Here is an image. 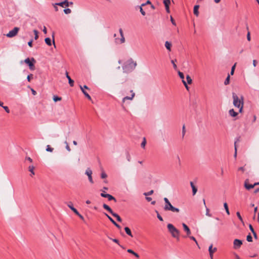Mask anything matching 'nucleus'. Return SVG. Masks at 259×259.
I'll list each match as a JSON object with an SVG mask.
<instances>
[{"mask_svg": "<svg viewBox=\"0 0 259 259\" xmlns=\"http://www.w3.org/2000/svg\"><path fill=\"white\" fill-rule=\"evenodd\" d=\"M54 149L51 147L49 145H47L46 150L47 151L52 152H53Z\"/></svg>", "mask_w": 259, "mask_h": 259, "instance_id": "35", "label": "nucleus"}, {"mask_svg": "<svg viewBox=\"0 0 259 259\" xmlns=\"http://www.w3.org/2000/svg\"><path fill=\"white\" fill-rule=\"evenodd\" d=\"M105 215L107 217V218L113 224L114 222H115L113 219L110 217L108 214L105 213Z\"/></svg>", "mask_w": 259, "mask_h": 259, "instance_id": "42", "label": "nucleus"}, {"mask_svg": "<svg viewBox=\"0 0 259 259\" xmlns=\"http://www.w3.org/2000/svg\"><path fill=\"white\" fill-rule=\"evenodd\" d=\"M224 206L225 207V209L226 210V211L227 213L228 214H230V212H229V210L228 204H227V203L226 202L224 203Z\"/></svg>", "mask_w": 259, "mask_h": 259, "instance_id": "32", "label": "nucleus"}, {"mask_svg": "<svg viewBox=\"0 0 259 259\" xmlns=\"http://www.w3.org/2000/svg\"><path fill=\"white\" fill-rule=\"evenodd\" d=\"M235 257L236 259H241L237 254H235Z\"/></svg>", "mask_w": 259, "mask_h": 259, "instance_id": "64", "label": "nucleus"}, {"mask_svg": "<svg viewBox=\"0 0 259 259\" xmlns=\"http://www.w3.org/2000/svg\"><path fill=\"white\" fill-rule=\"evenodd\" d=\"M153 190H151L149 192H145L144 193V195L146 196H149V195H152L153 193Z\"/></svg>", "mask_w": 259, "mask_h": 259, "instance_id": "36", "label": "nucleus"}, {"mask_svg": "<svg viewBox=\"0 0 259 259\" xmlns=\"http://www.w3.org/2000/svg\"><path fill=\"white\" fill-rule=\"evenodd\" d=\"M46 43L49 46H51L52 42H51V39L49 37L46 38L45 39Z\"/></svg>", "mask_w": 259, "mask_h": 259, "instance_id": "30", "label": "nucleus"}, {"mask_svg": "<svg viewBox=\"0 0 259 259\" xmlns=\"http://www.w3.org/2000/svg\"><path fill=\"white\" fill-rule=\"evenodd\" d=\"M108 190V188L107 187H103V190H102V193H105V190Z\"/></svg>", "mask_w": 259, "mask_h": 259, "instance_id": "62", "label": "nucleus"}, {"mask_svg": "<svg viewBox=\"0 0 259 259\" xmlns=\"http://www.w3.org/2000/svg\"><path fill=\"white\" fill-rule=\"evenodd\" d=\"M185 133H186V130H185V125H184L183 126V128H182V137L184 138L185 135Z\"/></svg>", "mask_w": 259, "mask_h": 259, "instance_id": "44", "label": "nucleus"}, {"mask_svg": "<svg viewBox=\"0 0 259 259\" xmlns=\"http://www.w3.org/2000/svg\"><path fill=\"white\" fill-rule=\"evenodd\" d=\"M233 244L234 248H239L242 244V242L240 240L236 239L234 240Z\"/></svg>", "mask_w": 259, "mask_h": 259, "instance_id": "11", "label": "nucleus"}, {"mask_svg": "<svg viewBox=\"0 0 259 259\" xmlns=\"http://www.w3.org/2000/svg\"><path fill=\"white\" fill-rule=\"evenodd\" d=\"M68 206L76 214H78V211L74 208L71 203L68 204Z\"/></svg>", "mask_w": 259, "mask_h": 259, "instance_id": "22", "label": "nucleus"}, {"mask_svg": "<svg viewBox=\"0 0 259 259\" xmlns=\"http://www.w3.org/2000/svg\"><path fill=\"white\" fill-rule=\"evenodd\" d=\"M247 39L248 41H250V32L248 31V33H247Z\"/></svg>", "mask_w": 259, "mask_h": 259, "instance_id": "54", "label": "nucleus"}, {"mask_svg": "<svg viewBox=\"0 0 259 259\" xmlns=\"http://www.w3.org/2000/svg\"><path fill=\"white\" fill-rule=\"evenodd\" d=\"M140 12L143 16H145L146 15L145 12L143 10L142 7H140Z\"/></svg>", "mask_w": 259, "mask_h": 259, "instance_id": "52", "label": "nucleus"}, {"mask_svg": "<svg viewBox=\"0 0 259 259\" xmlns=\"http://www.w3.org/2000/svg\"><path fill=\"white\" fill-rule=\"evenodd\" d=\"M32 75H32V74H29V75H28L27 76V80H28V81H30V80H31V77H32Z\"/></svg>", "mask_w": 259, "mask_h": 259, "instance_id": "55", "label": "nucleus"}, {"mask_svg": "<svg viewBox=\"0 0 259 259\" xmlns=\"http://www.w3.org/2000/svg\"><path fill=\"white\" fill-rule=\"evenodd\" d=\"M103 207L104 209L108 211L111 214L113 212L112 209L106 204H103Z\"/></svg>", "mask_w": 259, "mask_h": 259, "instance_id": "24", "label": "nucleus"}, {"mask_svg": "<svg viewBox=\"0 0 259 259\" xmlns=\"http://www.w3.org/2000/svg\"><path fill=\"white\" fill-rule=\"evenodd\" d=\"M111 214L115 218H116L117 220L118 221V222H121L122 221V219L121 218H120V217L116 213H115L114 212H113Z\"/></svg>", "mask_w": 259, "mask_h": 259, "instance_id": "25", "label": "nucleus"}, {"mask_svg": "<svg viewBox=\"0 0 259 259\" xmlns=\"http://www.w3.org/2000/svg\"><path fill=\"white\" fill-rule=\"evenodd\" d=\"M203 204H204V205L205 206V207L206 208V215L207 216H208V217H211V214L210 213H209V210L207 207V206L206 205L205 199H203Z\"/></svg>", "mask_w": 259, "mask_h": 259, "instance_id": "23", "label": "nucleus"}, {"mask_svg": "<svg viewBox=\"0 0 259 259\" xmlns=\"http://www.w3.org/2000/svg\"><path fill=\"white\" fill-rule=\"evenodd\" d=\"M168 231L171 234V236L176 238H179L180 232L172 224H168L167 226Z\"/></svg>", "mask_w": 259, "mask_h": 259, "instance_id": "4", "label": "nucleus"}, {"mask_svg": "<svg viewBox=\"0 0 259 259\" xmlns=\"http://www.w3.org/2000/svg\"><path fill=\"white\" fill-rule=\"evenodd\" d=\"M66 76L68 79L69 84L71 87H73L74 85V81L72 80L70 76L68 75V73L66 71Z\"/></svg>", "mask_w": 259, "mask_h": 259, "instance_id": "17", "label": "nucleus"}, {"mask_svg": "<svg viewBox=\"0 0 259 259\" xmlns=\"http://www.w3.org/2000/svg\"><path fill=\"white\" fill-rule=\"evenodd\" d=\"M61 100V98L59 97L58 96H54V97H53V100L55 102L60 101Z\"/></svg>", "mask_w": 259, "mask_h": 259, "instance_id": "39", "label": "nucleus"}, {"mask_svg": "<svg viewBox=\"0 0 259 259\" xmlns=\"http://www.w3.org/2000/svg\"><path fill=\"white\" fill-rule=\"evenodd\" d=\"M190 185H191V187L192 189V192H193V195H195V194L196 193L197 191V188L194 186L193 183L192 182H190Z\"/></svg>", "mask_w": 259, "mask_h": 259, "instance_id": "20", "label": "nucleus"}, {"mask_svg": "<svg viewBox=\"0 0 259 259\" xmlns=\"http://www.w3.org/2000/svg\"><path fill=\"white\" fill-rule=\"evenodd\" d=\"M170 21L173 25H176L174 19L172 18V17L171 16L170 17Z\"/></svg>", "mask_w": 259, "mask_h": 259, "instance_id": "59", "label": "nucleus"}, {"mask_svg": "<svg viewBox=\"0 0 259 259\" xmlns=\"http://www.w3.org/2000/svg\"><path fill=\"white\" fill-rule=\"evenodd\" d=\"M32 41L33 40L31 39L28 42V45L30 47H32Z\"/></svg>", "mask_w": 259, "mask_h": 259, "instance_id": "58", "label": "nucleus"}, {"mask_svg": "<svg viewBox=\"0 0 259 259\" xmlns=\"http://www.w3.org/2000/svg\"><path fill=\"white\" fill-rule=\"evenodd\" d=\"M188 237H189L191 240H193L194 241H195V242L196 243V244L197 245H198V242H197V241L196 239H195V238L194 237H193V236H188Z\"/></svg>", "mask_w": 259, "mask_h": 259, "instance_id": "49", "label": "nucleus"}, {"mask_svg": "<svg viewBox=\"0 0 259 259\" xmlns=\"http://www.w3.org/2000/svg\"><path fill=\"white\" fill-rule=\"evenodd\" d=\"M119 33L121 36L120 38H116L115 41L117 44H121L125 42V38L123 35V31L121 28L119 29Z\"/></svg>", "mask_w": 259, "mask_h": 259, "instance_id": "7", "label": "nucleus"}, {"mask_svg": "<svg viewBox=\"0 0 259 259\" xmlns=\"http://www.w3.org/2000/svg\"><path fill=\"white\" fill-rule=\"evenodd\" d=\"M146 144V140L145 138H143V141H142V142L141 143V147L142 148H145Z\"/></svg>", "mask_w": 259, "mask_h": 259, "instance_id": "38", "label": "nucleus"}, {"mask_svg": "<svg viewBox=\"0 0 259 259\" xmlns=\"http://www.w3.org/2000/svg\"><path fill=\"white\" fill-rule=\"evenodd\" d=\"M172 46L171 43L166 41L165 42V47L168 51H171V47Z\"/></svg>", "mask_w": 259, "mask_h": 259, "instance_id": "21", "label": "nucleus"}, {"mask_svg": "<svg viewBox=\"0 0 259 259\" xmlns=\"http://www.w3.org/2000/svg\"><path fill=\"white\" fill-rule=\"evenodd\" d=\"M155 211H156V213H157V218L159 219V221H163V219H162V218L161 217V215L159 214V213H158V212L157 210H156Z\"/></svg>", "mask_w": 259, "mask_h": 259, "instance_id": "41", "label": "nucleus"}, {"mask_svg": "<svg viewBox=\"0 0 259 259\" xmlns=\"http://www.w3.org/2000/svg\"><path fill=\"white\" fill-rule=\"evenodd\" d=\"M3 108L5 109L7 113H10V110L7 106H3Z\"/></svg>", "mask_w": 259, "mask_h": 259, "instance_id": "51", "label": "nucleus"}, {"mask_svg": "<svg viewBox=\"0 0 259 259\" xmlns=\"http://www.w3.org/2000/svg\"><path fill=\"white\" fill-rule=\"evenodd\" d=\"M127 251L128 252V253H132V254H134L135 252L132 249H128Z\"/></svg>", "mask_w": 259, "mask_h": 259, "instance_id": "57", "label": "nucleus"}, {"mask_svg": "<svg viewBox=\"0 0 259 259\" xmlns=\"http://www.w3.org/2000/svg\"><path fill=\"white\" fill-rule=\"evenodd\" d=\"M235 64L232 67V68H231V72H230V74H229L230 75H233L234 74V70H235Z\"/></svg>", "mask_w": 259, "mask_h": 259, "instance_id": "40", "label": "nucleus"}, {"mask_svg": "<svg viewBox=\"0 0 259 259\" xmlns=\"http://www.w3.org/2000/svg\"><path fill=\"white\" fill-rule=\"evenodd\" d=\"M80 88L81 90V91L82 92V93H83V94L84 95V96L90 100H91V96L89 95V94L85 91H84V89H87V90H89V88L86 85H84V86H81V85H80Z\"/></svg>", "mask_w": 259, "mask_h": 259, "instance_id": "9", "label": "nucleus"}, {"mask_svg": "<svg viewBox=\"0 0 259 259\" xmlns=\"http://www.w3.org/2000/svg\"><path fill=\"white\" fill-rule=\"evenodd\" d=\"M236 214H237V216L238 217V219L240 220V221H241L242 222H243V219L240 215V213L239 212H237L236 213Z\"/></svg>", "mask_w": 259, "mask_h": 259, "instance_id": "48", "label": "nucleus"}, {"mask_svg": "<svg viewBox=\"0 0 259 259\" xmlns=\"http://www.w3.org/2000/svg\"><path fill=\"white\" fill-rule=\"evenodd\" d=\"M229 115L232 117H236L238 115V113L235 112L233 109H231L229 111Z\"/></svg>", "mask_w": 259, "mask_h": 259, "instance_id": "19", "label": "nucleus"}, {"mask_svg": "<svg viewBox=\"0 0 259 259\" xmlns=\"http://www.w3.org/2000/svg\"><path fill=\"white\" fill-rule=\"evenodd\" d=\"M232 98L233 99V105L235 107L239 108V111L241 113L243 111L244 98L242 96L239 98L235 93H233Z\"/></svg>", "mask_w": 259, "mask_h": 259, "instance_id": "1", "label": "nucleus"}, {"mask_svg": "<svg viewBox=\"0 0 259 259\" xmlns=\"http://www.w3.org/2000/svg\"><path fill=\"white\" fill-rule=\"evenodd\" d=\"M101 196L103 197L108 198L109 201L114 200V202H116V199L110 194L101 193Z\"/></svg>", "mask_w": 259, "mask_h": 259, "instance_id": "10", "label": "nucleus"}, {"mask_svg": "<svg viewBox=\"0 0 259 259\" xmlns=\"http://www.w3.org/2000/svg\"><path fill=\"white\" fill-rule=\"evenodd\" d=\"M234 156L235 158H236L237 157V148L236 146V142L235 143V153Z\"/></svg>", "mask_w": 259, "mask_h": 259, "instance_id": "53", "label": "nucleus"}, {"mask_svg": "<svg viewBox=\"0 0 259 259\" xmlns=\"http://www.w3.org/2000/svg\"><path fill=\"white\" fill-rule=\"evenodd\" d=\"M198 8H199V6L198 5H196L194 6V14L196 16H198V14H199V12H198Z\"/></svg>", "mask_w": 259, "mask_h": 259, "instance_id": "27", "label": "nucleus"}, {"mask_svg": "<svg viewBox=\"0 0 259 259\" xmlns=\"http://www.w3.org/2000/svg\"><path fill=\"white\" fill-rule=\"evenodd\" d=\"M136 62L134 61L132 58L127 60L122 66L123 71L129 73L133 71L137 66Z\"/></svg>", "mask_w": 259, "mask_h": 259, "instance_id": "2", "label": "nucleus"}, {"mask_svg": "<svg viewBox=\"0 0 259 259\" xmlns=\"http://www.w3.org/2000/svg\"><path fill=\"white\" fill-rule=\"evenodd\" d=\"M178 74H179V75L181 79H182V80L184 79V74L182 72H181L180 71H179L178 72Z\"/></svg>", "mask_w": 259, "mask_h": 259, "instance_id": "46", "label": "nucleus"}, {"mask_svg": "<svg viewBox=\"0 0 259 259\" xmlns=\"http://www.w3.org/2000/svg\"><path fill=\"white\" fill-rule=\"evenodd\" d=\"M163 4L165 7L166 11L169 13V6L170 3V0H163Z\"/></svg>", "mask_w": 259, "mask_h": 259, "instance_id": "15", "label": "nucleus"}, {"mask_svg": "<svg viewBox=\"0 0 259 259\" xmlns=\"http://www.w3.org/2000/svg\"><path fill=\"white\" fill-rule=\"evenodd\" d=\"M164 201L165 203L164 209L165 211H171L173 212H179L180 209L178 208L173 206L167 198L165 197L164 198Z\"/></svg>", "mask_w": 259, "mask_h": 259, "instance_id": "3", "label": "nucleus"}, {"mask_svg": "<svg viewBox=\"0 0 259 259\" xmlns=\"http://www.w3.org/2000/svg\"><path fill=\"white\" fill-rule=\"evenodd\" d=\"M230 75L228 74L227 77H226L225 81L224 84L227 85L230 83Z\"/></svg>", "mask_w": 259, "mask_h": 259, "instance_id": "29", "label": "nucleus"}, {"mask_svg": "<svg viewBox=\"0 0 259 259\" xmlns=\"http://www.w3.org/2000/svg\"><path fill=\"white\" fill-rule=\"evenodd\" d=\"M186 80H187V82L188 84H191L192 82V80L191 77L189 75H187Z\"/></svg>", "mask_w": 259, "mask_h": 259, "instance_id": "31", "label": "nucleus"}, {"mask_svg": "<svg viewBox=\"0 0 259 259\" xmlns=\"http://www.w3.org/2000/svg\"><path fill=\"white\" fill-rule=\"evenodd\" d=\"M249 227L252 233L255 232L252 226L251 225H249Z\"/></svg>", "mask_w": 259, "mask_h": 259, "instance_id": "56", "label": "nucleus"}, {"mask_svg": "<svg viewBox=\"0 0 259 259\" xmlns=\"http://www.w3.org/2000/svg\"><path fill=\"white\" fill-rule=\"evenodd\" d=\"M171 63H172V65H173L174 68L175 70H176V69H177V66L176 64H175V61H174V60H172L171 61Z\"/></svg>", "mask_w": 259, "mask_h": 259, "instance_id": "50", "label": "nucleus"}, {"mask_svg": "<svg viewBox=\"0 0 259 259\" xmlns=\"http://www.w3.org/2000/svg\"><path fill=\"white\" fill-rule=\"evenodd\" d=\"M24 62L25 63H26L27 64H28L30 70H34L35 67H34V63L35 62V61L33 58H32L31 59V60L29 58H27L24 60Z\"/></svg>", "mask_w": 259, "mask_h": 259, "instance_id": "5", "label": "nucleus"}, {"mask_svg": "<svg viewBox=\"0 0 259 259\" xmlns=\"http://www.w3.org/2000/svg\"><path fill=\"white\" fill-rule=\"evenodd\" d=\"M64 12L65 14H70L71 12V10L69 8H67L64 10Z\"/></svg>", "mask_w": 259, "mask_h": 259, "instance_id": "45", "label": "nucleus"}, {"mask_svg": "<svg viewBox=\"0 0 259 259\" xmlns=\"http://www.w3.org/2000/svg\"><path fill=\"white\" fill-rule=\"evenodd\" d=\"M238 170H240L243 172L245 170V168L244 167H240L238 168Z\"/></svg>", "mask_w": 259, "mask_h": 259, "instance_id": "63", "label": "nucleus"}, {"mask_svg": "<svg viewBox=\"0 0 259 259\" xmlns=\"http://www.w3.org/2000/svg\"><path fill=\"white\" fill-rule=\"evenodd\" d=\"M29 171L31 172V176L32 177L33 175H35L34 169V167L33 165H30L28 167Z\"/></svg>", "mask_w": 259, "mask_h": 259, "instance_id": "28", "label": "nucleus"}, {"mask_svg": "<svg viewBox=\"0 0 259 259\" xmlns=\"http://www.w3.org/2000/svg\"><path fill=\"white\" fill-rule=\"evenodd\" d=\"M76 215H77L81 220H84V218L80 214L79 212H78V214H76Z\"/></svg>", "mask_w": 259, "mask_h": 259, "instance_id": "60", "label": "nucleus"}, {"mask_svg": "<svg viewBox=\"0 0 259 259\" xmlns=\"http://www.w3.org/2000/svg\"><path fill=\"white\" fill-rule=\"evenodd\" d=\"M33 32L35 35L34 39H37L38 38V31L36 30H34Z\"/></svg>", "mask_w": 259, "mask_h": 259, "instance_id": "43", "label": "nucleus"}, {"mask_svg": "<svg viewBox=\"0 0 259 259\" xmlns=\"http://www.w3.org/2000/svg\"><path fill=\"white\" fill-rule=\"evenodd\" d=\"M65 144H66V150H67L68 151L70 152V151H71V149H70V147H69V145H68V143H67L66 141H65Z\"/></svg>", "mask_w": 259, "mask_h": 259, "instance_id": "47", "label": "nucleus"}, {"mask_svg": "<svg viewBox=\"0 0 259 259\" xmlns=\"http://www.w3.org/2000/svg\"><path fill=\"white\" fill-rule=\"evenodd\" d=\"M124 230H125V231L126 233L128 235H129V236H130L131 237H133V235H132V232H131V231L130 229L128 227H125V228H124Z\"/></svg>", "mask_w": 259, "mask_h": 259, "instance_id": "26", "label": "nucleus"}, {"mask_svg": "<svg viewBox=\"0 0 259 259\" xmlns=\"http://www.w3.org/2000/svg\"><path fill=\"white\" fill-rule=\"evenodd\" d=\"M246 240L248 242L252 241V238L251 236L250 235V234H249L247 236Z\"/></svg>", "mask_w": 259, "mask_h": 259, "instance_id": "37", "label": "nucleus"}, {"mask_svg": "<svg viewBox=\"0 0 259 259\" xmlns=\"http://www.w3.org/2000/svg\"><path fill=\"white\" fill-rule=\"evenodd\" d=\"M107 177V175H106V174L105 172V171L104 170H103L102 171V173L101 174V177L102 179H105L106 178V177Z\"/></svg>", "mask_w": 259, "mask_h": 259, "instance_id": "34", "label": "nucleus"}, {"mask_svg": "<svg viewBox=\"0 0 259 259\" xmlns=\"http://www.w3.org/2000/svg\"><path fill=\"white\" fill-rule=\"evenodd\" d=\"M217 249L216 247L213 248L212 244H211L209 246L208 251L209 253L210 258L213 257V254L217 251Z\"/></svg>", "mask_w": 259, "mask_h": 259, "instance_id": "12", "label": "nucleus"}, {"mask_svg": "<svg viewBox=\"0 0 259 259\" xmlns=\"http://www.w3.org/2000/svg\"><path fill=\"white\" fill-rule=\"evenodd\" d=\"M244 187L247 190H250L254 187L253 184H249L247 183L246 181H245L244 183Z\"/></svg>", "mask_w": 259, "mask_h": 259, "instance_id": "18", "label": "nucleus"}, {"mask_svg": "<svg viewBox=\"0 0 259 259\" xmlns=\"http://www.w3.org/2000/svg\"><path fill=\"white\" fill-rule=\"evenodd\" d=\"M85 174L88 176L90 182L92 184H93L94 181L92 176V170L90 168H88L85 170Z\"/></svg>", "mask_w": 259, "mask_h": 259, "instance_id": "8", "label": "nucleus"}, {"mask_svg": "<svg viewBox=\"0 0 259 259\" xmlns=\"http://www.w3.org/2000/svg\"><path fill=\"white\" fill-rule=\"evenodd\" d=\"M110 239L112 240L114 242L118 244L121 248L124 249V247L119 243V241L116 239H112L109 238Z\"/></svg>", "mask_w": 259, "mask_h": 259, "instance_id": "33", "label": "nucleus"}, {"mask_svg": "<svg viewBox=\"0 0 259 259\" xmlns=\"http://www.w3.org/2000/svg\"><path fill=\"white\" fill-rule=\"evenodd\" d=\"M42 31L44 32V33L45 34H46L47 33V28H46V26H44Z\"/></svg>", "mask_w": 259, "mask_h": 259, "instance_id": "61", "label": "nucleus"}, {"mask_svg": "<svg viewBox=\"0 0 259 259\" xmlns=\"http://www.w3.org/2000/svg\"><path fill=\"white\" fill-rule=\"evenodd\" d=\"M19 29V27H15L12 30H10L9 33L6 34V36L9 38L13 37L17 34Z\"/></svg>", "mask_w": 259, "mask_h": 259, "instance_id": "6", "label": "nucleus"}, {"mask_svg": "<svg viewBox=\"0 0 259 259\" xmlns=\"http://www.w3.org/2000/svg\"><path fill=\"white\" fill-rule=\"evenodd\" d=\"M131 93H132V95H131V97H129V96H126L125 97H124L122 99V102H124L126 100H132L134 98V97H135V93L133 92V90H131Z\"/></svg>", "mask_w": 259, "mask_h": 259, "instance_id": "14", "label": "nucleus"}, {"mask_svg": "<svg viewBox=\"0 0 259 259\" xmlns=\"http://www.w3.org/2000/svg\"><path fill=\"white\" fill-rule=\"evenodd\" d=\"M56 5H58V6H61L62 7H64V5H65V7H68L69 6V2H68L67 0H65L64 2L59 3H56Z\"/></svg>", "mask_w": 259, "mask_h": 259, "instance_id": "16", "label": "nucleus"}, {"mask_svg": "<svg viewBox=\"0 0 259 259\" xmlns=\"http://www.w3.org/2000/svg\"><path fill=\"white\" fill-rule=\"evenodd\" d=\"M182 226L183 227L184 231H186L187 233V236H189L191 233L189 228L185 223H183Z\"/></svg>", "mask_w": 259, "mask_h": 259, "instance_id": "13", "label": "nucleus"}]
</instances>
